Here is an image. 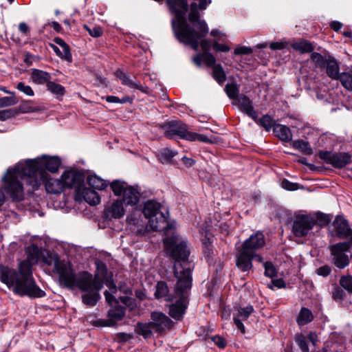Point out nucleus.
<instances>
[{
  "mask_svg": "<svg viewBox=\"0 0 352 352\" xmlns=\"http://www.w3.org/2000/svg\"><path fill=\"white\" fill-rule=\"evenodd\" d=\"M60 165L58 157L47 155L20 162L7 170L2 177V189L12 200L21 201L24 195L22 179H25L33 190H37L41 182L47 179V170L55 173Z\"/></svg>",
  "mask_w": 352,
  "mask_h": 352,
  "instance_id": "nucleus-1",
  "label": "nucleus"
},
{
  "mask_svg": "<svg viewBox=\"0 0 352 352\" xmlns=\"http://www.w3.org/2000/svg\"><path fill=\"white\" fill-rule=\"evenodd\" d=\"M166 252L175 260L174 275L177 279L175 286V295L179 299L170 307L169 314L175 319L180 320L187 307L188 292L191 287V271L193 265L188 261L190 254L185 241L177 235H173L164 239Z\"/></svg>",
  "mask_w": 352,
  "mask_h": 352,
  "instance_id": "nucleus-2",
  "label": "nucleus"
},
{
  "mask_svg": "<svg viewBox=\"0 0 352 352\" xmlns=\"http://www.w3.org/2000/svg\"><path fill=\"white\" fill-rule=\"evenodd\" d=\"M170 12L175 14L172 20V27L177 38L182 43L190 45L195 50H197L199 39L208 33V27L206 22L200 19L198 9L206 10L211 3V0H199V6L193 2L190 6L188 20L197 31L192 28L187 23L186 14L188 9L186 0H166Z\"/></svg>",
  "mask_w": 352,
  "mask_h": 352,
  "instance_id": "nucleus-3",
  "label": "nucleus"
},
{
  "mask_svg": "<svg viewBox=\"0 0 352 352\" xmlns=\"http://www.w3.org/2000/svg\"><path fill=\"white\" fill-rule=\"evenodd\" d=\"M0 280L20 296L41 298L45 295L36 284L26 263H20L19 273L8 266L0 265Z\"/></svg>",
  "mask_w": 352,
  "mask_h": 352,
  "instance_id": "nucleus-4",
  "label": "nucleus"
},
{
  "mask_svg": "<svg viewBox=\"0 0 352 352\" xmlns=\"http://www.w3.org/2000/svg\"><path fill=\"white\" fill-rule=\"evenodd\" d=\"M72 280L74 283L71 285L64 286L69 289L77 287L86 292L82 296V302L90 307L96 305L100 298L99 292L103 287L102 278L82 272L78 275L74 274Z\"/></svg>",
  "mask_w": 352,
  "mask_h": 352,
  "instance_id": "nucleus-5",
  "label": "nucleus"
},
{
  "mask_svg": "<svg viewBox=\"0 0 352 352\" xmlns=\"http://www.w3.org/2000/svg\"><path fill=\"white\" fill-rule=\"evenodd\" d=\"M265 244V237L262 232H257L246 239L239 250L236 256V265L243 272H248L252 267V261L255 258L263 262L261 256L256 251Z\"/></svg>",
  "mask_w": 352,
  "mask_h": 352,
  "instance_id": "nucleus-6",
  "label": "nucleus"
},
{
  "mask_svg": "<svg viewBox=\"0 0 352 352\" xmlns=\"http://www.w3.org/2000/svg\"><path fill=\"white\" fill-rule=\"evenodd\" d=\"M167 211L162 206L153 200H149L144 204L143 214L148 219V226L153 231H166L168 227Z\"/></svg>",
  "mask_w": 352,
  "mask_h": 352,
  "instance_id": "nucleus-7",
  "label": "nucleus"
},
{
  "mask_svg": "<svg viewBox=\"0 0 352 352\" xmlns=\"http://www.w3.org/2000/svg\"><path fill=\"white\" fill-rule=\"evenodd\" d=\"M151 322H138L135 331L144 338H151L153 333H162L166 329L171 327V320L162 312H153L151 315Z\"/></svg>",
  "mask_w": 352,
  "mask_h": 352,
  "instance_id": "nucleus-8",
  "label": "nucleus"
},
{
  "mask_svg": "<svg viewBox=\"0 0 352 352\" xmlns=\"http://www.w3.org/2000/svg\"><path fill=\"white\" fill-rule=\"evenodd\" d=\"M40 261L47 265H53L58 274L59 282L63 285H71L74 282L72 277L75 274L70 263L65 260H60L55 253L43 250Z\"/></svg>",
  "mask_w": 352,
  "mask_h": 352,
  "instance_id": "nucleus-9",
  "label": "nucleus"
},
{
  "mask_svg": "<svg viewBox=\"0 0 352 352\" xmlns=\"http://www.w3.org/2000/svg\"><path fill=\"white\" fill-rule=\"evenodd\" d=\"M162 129L164 135L169 139H172L175 136H179L188 141L210 142V140L206 135L189 131L187 125L181 121L168 122L162 126Z\"/></svg>",
  "mask_w": 352,
  "mask_h": 352,
  "instance_id": "nucleus-10",
  "label": "nucleus"
},
{
  "mask_svg": "<svg viewBox=\"0 0 352 352\" xmlns=\"http://www.w3.org/2000/svg\"><path fill=\"white\" fill-rule=\"evenodd\" d=\"M111 188L117 196H122L120 200L125 206H134L140 201V192L138 188L128 185L122 181H115L111 184Z\"/></svg>",
  "mask_w": 352,
  "mask_h": 352,
  "instance_id": "nucleus-11",
  "label": "nucleus"
},
{
  "mask_svg": "<svg viewBox=\"0 0 352 352\" xmlns=\"http://www.w3.org/2000/svg\"><path fill=\"white\" fill-rule=\"evenodd\" d=\"M106 285L111 292V293L105 291L104 296L107 302L111 306V309L108 311V317L111 324L113 325L124 318L125 308L122 306H117L118 301L113 295V294L117 292L116 285L112 281H107Z\"/></svg>",
  "mask_w": 352,
  "mask_h": 352,
  "instance_id": "nucleus-12",
  "label": "nucleus"
},
{
  "mask_svg": "<svg viewBox=\"0 0 352 352\" xmlns=\"http://www.w3.org/2000/svg\"><path fill=\"white\" fill-rule=\"evenodd\" d=\"M316 221L309 214H298L295 217L292 231L295 236L301 237L306 236L313 228Z\"/></svg>",
  "mask_w": 352,
  "mask_h": 352,
  "instance_id": "nucleus-13",
  "label": "nucleus"
},
{
  "mask_svg": "<svg viewBox=\"0 0 352 352\" xmlns=\"http://www.w3.org/2000/svg\"><path fill=\"white\" fill-rule=\"evenodd\" d=\"M319 157L335 168H342L351 162V155L346 153H334L329 151H320Z\"/></svg>",
  "mask_w": 352,
  "mask_h": 352,
  "instance_id": "nucleus-14",
  "label": "nucleus"
},
{
  "mask_svg": "<svg viewBox=\"0 0 352 352\" xmlns=\"http://www.w3.org/2000/svg\"><path fill=\"white\" fill-rule=\"evenodd\" d=\"M351 243L347 242L339 243L331 247V252L335 265L342 269L349 263L348 256L344 254L348 251Z\"/></svg>",
  "mask_w": 352,
  "mask_h": 352,
  "instance_id": "nucleus-15",
  "label": "nucleus"
},
{
  "mask_svg": "<svg viewBox=\"0 0 352 352\" xmlns=\"http://www.w3.org/2000/svg\"><path fill=\"white\" fill-rule=\"evenodd\" d=\"M65 188H75L76 190L80 188L83 181L82 175L75 170L65 171L60 177Z\"/></svg>",
  "mask_w": 352,
  "mask_h": 352,
  "instance_id": "nucleus-16",
  "label": "nucleus"
},
{
  "mask_svg": "<svg viewBox=\"0 0 352 352\" xmlns=\"http://www.w3.org/2000/svg\"><path fill=\"white\" fill-rule=\"evenodd\" d=\"M333 226L337 234L342 238H348L349 239L348 243L352 245V232L346 219L341 216H337Z\"/></svg>",
  "mask_w": 352,
  "mask_h": 352,
  "instance_id": "nucleus-17",
  "label": "nucleus"
},
{
  "mask_svg": "<svg viewBox=\"0 0 352 352\" xmlns=\"http://www.w3.org/2000/svg\"><path fill=\"white\" fill-rule=\"evenodd\" d=\"M77 199H83L90 205H97L100 203V199L98 193L90 188L80 186L76 190Z\"/></svg>",
  "mask_w": 352,
  "mask_h": 352,
  "instance_id": "nucleus-18",
  "label": "nucleus"
},
{
  "mask_svg": "<svg viewBox=\"0 0 352 352\" xmlns=\"http://www.w3.org/2000/svg\"><path fill=\"white\" fill-rule=\"evenodd\" d=\"M43 250L39 249L35 245L28 246L25 250L27 258L21 263H26L28 265L29 270L32 271V265L41 261Z\"/></svg>",
  "mask_w": 352,
  "mask_h": 352,
  "instance_id": "nucleus-19",
  "label": "nucleus"
},
{
  "mask_svg": "<svg viewBox=\"0 0 352 352\" xmlns=\"http://www.w3.org/2000/svg\"><path fill=\"white\" fill-rule=\"evenodd\" d=\"M123 203L120 200L113 202L105 210V215L107 218L119 219L124 216L125 211Z\"/></svg>",
  "mask_w": 352,
  "mask_h": 352,
  "instance_id": "nucleus-20",
  "label": "nucleus"
},
{
  "mask_svg": "<svg viewBox=\"0 0 352 352\" xmlns=\"http://www.w3.org/2000/svg\"><path fill=\"white\" fill-rule=\"evenodd\" d=\"M41 183H45V189L49 193L58 194L64 190L61 179L50 178L47 175V179Z\"/></svg>",
  "mask_w": 352,
  "mask_h": 352,
  "instance_id": "nucleus-21",
  "label": "nucleus"
},
{
  "mask_svg": "<svg viewBox=\"0 0 352 352\" xmlns=\"http://www.w3.org/2000/svg\"><path fill=\"white\" fill-rule=\"evenodd\" d=\"M238 105L241 111L247 113L250 117L256 120V112L254 111L251 100L245 96H240L237 100Z\"/></svg>",
  "mask_w": 352,
  "mask_h": 352,
  "instance_id": "nucleus-22",
  "label": "nucleus"
},
{
  "mask_svg": "<svg viewBox=\"0 0 352 352\" xmlns=\"http://www.w3.org/2000/svg\"><path fill=\"white\" fill-rule=\"evenodd\" d=\"M326 69L327 75L333 80H339L340 77V67L332 56L328 59L324 67Z\"/></svg>",
  "mask_w": 352,
  "mask_h": 352,
  "instance_id": "nucleus-23",
  "label": "nucleus"
},
{
  "mask_svg": "<svg viewBox=\"0 0 352 352\" xmlns=\"http://www.w3.org/2000/svg\"><path fill=\"white\" fill-rule=\"evenodd\" d=\"M30 78L35 84L43 85L46 83L47 85L51 80V75L48 72L43 70L32 69Z\"/></svg>",
  "mask_w": 352,
  "mask_h": 352,
  "instance_id": "nucleus-24",
  "label": "nucleus"
},
{
  "mask_svg": "<svg viewBox=\"0 0 352 352\" xmlns=\"http://www.w3.org/2000/svg\"><path fill=\"white\" fill-rule=\"evenodd\" d=\"M116 76L121 80L123 85L128 86L132 89H135L140 90L142 91H145L144 87L140 83L135 82L128 75L124 74L121 70L116 71Z\"/></svg>",
  "mask_w": 352,
  "mask_h": 352,
  "instance_id": "nucleus-25",
  "label": "nucleus"
},
{
  "mask_svg": "<svg viewBox=\"0 0 352 352\" xmlns=\"http://www.w3.org/2000/svg\"><path fill=\"white\" fill-rule=\"evenodd\" d=\"M274 132L281 141L288 142L292 139V134L289 128L285 125H275Z\"/></svg>",
  "mask_w": 352,
  "mask_h": 352,
  "instance_id": "nucleus-26",
  "label": "nucleus"
},
{
  "mask_svg": "<svg viewBox=\"0 0 352 352\" xmlns=\"http://www.w3.org/2000/svg\"><path fill=\"white\" fill-rule=\"evenodd\" d=\"M291 47L301 54L310 53L314 50L312 44L306 40L293 41L291 43Z\"/></svg>",
  "mask_w": 352,
  "mask_h": 352,
  "instance_id": "nucleus-27",
  "label": "nucleus"
},
{
  "mask_svg": "<svg viewBox=\"0 0 352 352\" xmlns=\"http://www.w3.org/2000/svg\"><path fill=\"white\" fill-rule=\"evenodd\" d=\"M314 319L312 312L307 308L302 307L297 318V323L300 326H303L311 322Z\"/></svg>",
  "mask_w": 352,
  "mask_h": 352,
  "instance_id": "nucleus-28",
  "label": "nucleus"
},
{
  "mask_svg": "<svg viewBox=\"0 0 352 352\" xmlns=\"http://www.w3.org/2000/svg\"><path fill=\"white\" fill-rule=\"evenodd\" d=\"M331 56V55L327 52H324L323 54L318 52H312L311 54V59L317 65V66L321 68L324 67L328 59H329Z\"/></svg>",
  "mask_w": 352,
  "mask_h": 352,
  "instance_id": "nucleus-29",
  "label": "nucleus"
},
{
  "mask_svg": "<svg viewBox=\"0 0 352 352\" xmlns=\"http://www.w3.org/2000/svg\"><path fill=\"white\" fill-rule=\"evenodd\" d=\"M89 185L97 190H103L107 186L106 181L96 175H90L87 178Z\"/></svg>",
  "mask_w": 352,
  "mask_h": 352,
  "instance_id": "nucleus-30",
  "label": "nucleus"
},
{
  "mask_svg": "<svg viewBox=\"0 0 352 352\" xmlns=\"http://www.w3.org/2000/svg\"><path fill=\"white\" fill-rule=\"evenodd\" d=\"M168 288L166 283L164 282H158L157 285L155 286V296L156 298H163L165 300H169L170 298L168 296Z\"/></svg>",
  "mask_w": 352,
  "mask_h": 352,
  "instance_id": "nucleus-31",
  "label": "nucleus"
},
{
  "mask_svg": "<svg viewBox=\"0 0 352 352\" xmlns=\"http://www.w3.org/2000/svg\"><path fill=\"white\" fill-rule=\"evenodd\" d=\"M339 80L346 90L352 91V69L341 73Z\"/></svg>",
  "mask_w": 352,
  "mask_h": 352,
  "instance_id": "nucleus-32",
  "label": "nucleus"
},
{
  "mask_svg": "<svg viewBox=\"0 0 352 352\" xmlns=\"http://www.w3.org/2000/svg\"><path fill=\"white\" fill-rule=\"evenodd\" d=\"M292 146L306 155L312 154V149L309 144L306 141L302 140H296L293 142Z\"/></svg>",
  "mask_w": 352,
  "mask_h": 352,
  "instance_id": "nucleus-33",
  "label": "nucleus"
},
{
  "mask_svg": "<svg viewBox=\"0 0 352 352\" xmlns=\"http://www.w3.org/2000/svg\"><path fill=\"white\" fill-rule=\"evenodd\" d=\"M176 151L168 148H164L160 151L159 158L162 163H168L176 155Z\"/></svg>",
  "mask_w": 352,
  "mask_h": 352,
  "instance_id": "nucleus-34",
  "label": "nucleus"
},
{
  "mask_svg": "<svg viewBox=\"0 0 352 352\" xmlns=\"http://www.w3.org/2000/svg\"><path fill=\"white\" fill-rule=\"evenodd\" d=\"M212 76L219 84H222L226 79V74L220 65H214L212 67Z\"/></svg>",
  "mask_w": 352,
  "mask_h": 352,
  "instance_id": "nucleus-35",
  "label": "nucleus"
},
{
  "mask_svg": "<svg viewBox=\"0 0 352 352\" xmlns=\"http://www.w3.org/2000/svg\"><path fill=\"white\" fill-rule=\"evenodd\" d=\"M46 86L47 90L52 94L57 96H63L65 94V88L60 84L50 80Z\"/></svg>",
  "mask_w": 352,
  "mask_h": 352,
  "instance_id": "nucleus-36",
  "label": "nucleus"
},
{
  "mask_svg": "<svg viewBox=\"0 0 352 352\" xmlns=\"http://www.w3.org/2000/svg\"><path fill=\"white\" fill-rule=\"evenodd\" d=\"M235 311L237 314L235 316L237 318H241L242 320H246L249 316L253 312L254 309L252 306L248 305L245 307H235Z\"/></svg>",
  "mask_w": 352,
  "mask_h": 352,
  "instance_id": "nucleus-37",
  "label": "nucleus"
},
{
  "mask_svg": "<svg viewBox=\"0 0 352 352\" xmlns=\"http://www.w3.org/2000/svg\"><path fill=\"white\" fill-rule=\"evenodd\" d=\"M12 96H6L0 98V105L2 107H8V106H12L18 103L19 100L15 96V94L14 92H8Z\"/></svg>",
  "mask_w": 352,
  "mask_h": 352,
  "instance_id": "nucleus-38",
  "label": "nucleus"
},
{
  "mask_svg": "<svg viewBox=\"0 0 352 352\" xmlns=\"http://www.w3.org/2000/svg\"><path fill=\"white\" fill-rule=\"evenodd\" d=\"M225 91L230 99H235L238 97L239 90L236 84H227L225 87Z\"/></svg>",
  "mask_w": 352,
  "mask_h": 352,
  "instance_id": "nucleus-39",
  "label": "nucleus"
},
{
  "mask_svg": "<svg viewBox=\"0 0 352 352\" xmlns=\"http://www.w3.org/2000/svg\"><path fill=\"white\" fill-rule=\"evenodd\" d=\"M19 114V111L16 108L0 110V120H6L12 118Z\"/></svg>",
  "mask_w": 352,
  "mask_h": 352,
  "instance_id": "nucleus-40",
  "label": "nucleus"
},
{
  "mask_svg": "<svg viewBox=\"0 0 352 352\" xmlns=\"http://www.w3.org/2000/svg\"><path fill=\"white\" fill-rule=\"evenodd\" d=\"M84 28L89 32L90 36L94 38H98L102 36V29L100 26L89 27L87 25H84Z\"/></svg>",
  "mask_w": 352,
  "mask_h": 352,
  "instance_id": "nucleus-41",
  "label": "nucleus"
},
{
  "mask_svg": "<svg viewBox=\"0 0 352 352\" xmlns=\"http://www.w3.org/2000/svg\"><path fill=\"white\" fill-rule=\"evenodd\" d=\"M16 88L28 96H33L34 95V92L32 87L29 85H25L23 82H19L16 85Z\"/></svg>",
  "mask_w": 352,
  "mask_h": 352,
  "instance_id": "nucleus-42",
  "label": "nucleus"
},
{
  "mask_svg": "<svg viewBox=\"0 0 352 352\" xmlns=\"http://www.w3.org/2000/svg\"><path fill=\"white\" fill-rule=\"evenodd\" d=\"M260 124L267 131L275 126L274 120L268 115H265L261 118Z\"/></svg>",
  "mask_w": 352,
  "mask_h": 352,
  "instance_id": "nucleus-43",
  "label": "nucleus"
},
{
  "mask_svg": "<svg viewBox=\"0 0 352 352\" xmlns=\"http://www.w3.org/2000/svg\"><path fill=\"white\" fill-rule=\"evenodd\" d=\"M265 275L270 278H274L276 276V270L274 265L270 262L264 263Z\"/></svg>",
  "mask_w": 352,
  "mask_h": 352,
  "instance_id": "nucleus-44",
  "label": "nucleus"
},
{
  "mask_svg": "<svg viewBox=\"0 0 352 352\" xmlns=\"http://www.w3.org/2000/svg\"><path fill=\"white\" fill-rule=\"evenodd\" d=\"M296 342L302 352H309V347L307 344L306 338L304 336H296Z\"/></svg>",
  "mask_w": 352,
  "mask_h": 352,
  "instance_id": "nucleus-45",
  "label": "nucleus"
},
{
  "mask_svg": "<svg viewBox=\"0 0 352 352\" xmlns=\"http://www.w3.org/2000/svg\"><path fill=\"white\" fill-rule=\"evenodd\" d=\"M340 285L349 292H352V276H342L340 280Z\"/></svg>",
  "mask_w": 352,
  "mask_h": 352,
  "instance_id": "nucleus-46",
  "label": "nucleus"
},
{
  "mask_svg": "<svg viewBox=\"0 0 352 352\" xmlns=\"http://www.w3.org/2000/svg\"><path fill=\"white\" fill-rule=\"evenodd\" d=\"M298 184L293 183L285 179L281 182V187L287 190H296L298 189Z\"/></svg>",
  "mask_w": 352,
  "mask_h": 352,
  "instance_id": "nucleus-47",
  "label": "nucleus"
},
{
  "mask_svg": "<svg viewBox=\"0 0 352 352\" xmlns=\"http://www.w3.org/2000/svg\"><path fill=\"white\" fill-rule=\"evenodd\" d=\"M203 61L207 65L208 67H214L215 65V58L214 56L208 52L203 53Z\"/></svg>",
  "mask_w": 352,
  "mask_h": 352,
  "instance_id": "nucleus-48",
  "label": "nucleus"
},
{
  "mask_svg": "<svg viewBox=\"0 0 352 352\" xmlns=\"http://www.w3.org/2000/svg\"><path fill=\"white\" fill-rule=\"evenodd\" d=\"M23 61L28 66L32 65L33 62L38 61L39 60L38 56H34L27 52L23 54Z\"/></svg>",
  "mask_w": 352,
  "mask_h": 352,
  "instance_id": "nucleus-49",
  "label": "nucleus"
},
{
  "mask_svg": "<svg viewBox=\"0 0 352 352\" xmlns=\"http://www.w3.org/2000/svg\"><path fill=\"white\" fill-rule=\"evenodd\" d=\"M252 53V48L246 46H238L234 49V54L236 55L250 54Z\"/></svg>",
  "mask_w": 352,
  "mask_h": 352,
  "instance_id": "nucleus-50",
  "label": "nucleus"
},
{
  "mask_svg": "<svg viewBox=\"0 0 352 352\" xmlns=\"http://www.w3.org/2000/svg\"><path fill=\"white\" fill-rule=\"evenodd\" d=\"M212 340L217 346L221 349L225 348L227 345L226 340L223 337L219 336L212 337Z\"/></svg>",
  "mask_w": 352,
  "mask_h": 352,
  "instance_id": "nucleus-51",
  "label": "nucleus"
},
{
  "mask_svg": "<svg viewBox=\"0 0 352 352\" xmlns=\"http://www.w3.org/2000/svg\"><path fill=\"white\" fill-rule=\"evenodd\" d=\"M212 47L213 49L217 52H228L230 50L228 45L225 44H220L217 42H214Z\"/></svg>",
  "mask_w": 352,
  "mask_h": 352,
  "instance_id": "nucleus-52",
  "label": "nucleus"
},
{
  "mask_svg": "<svg viewBox=\"0 0 352 352\" xmlns=\"http://www.w3.org/2000/svg\"><path fill=\"white\" fill-rule=\"evenodd\" d=\"M331 272V268L328 265H323L316 270V274L322 276H327Z\"/></svg>",
  "mask_w": 352,
  "mask_h": 352,
  "instance_id": "nucleus-53",
  "label": "nucleus"
},
{
  "mask_svg": "<svg viewBox=\"0 0 352 352\" xmlns=\"http://www.w3.org/2000/svg\"><path fill=\"white\" fill-rule=\"evenodd\" d=\"M62 50V53H63V59L68 61V62H72V54L70 53V50H69V47L68 46V45H67V52H66V50H65L64 48H61Z\"/></svg>",
  "mask_w": 352,
  "mask_h": 352,
  "instance_id": "nucleus-54",
  "label": "nucleus"
},
{
  "mask_svg": "<svg viewBox=\"0 0 352 352\" xmlns=\"http://www.w3.org/2000/svg\"><path fill=\"white\" fill-rule=\"evenodd\" d=\"M116 337L119 341L124 342L131 340L133 338L131 334L126 333H119L117 334Z\"/></svg>",
  "mask_w": 352,
  "mask_h": 352,
  "instance_id": "nucleus-55",
  "label": "nucleus"
},
{
  "mask_svg": "<svg viewBox=\"0 0 352 352\" xmlns=\"http://www.w3.org/2000/svg\"><path fill=\"white\" fill-rule=\"evenodd\" d=\"M318 219L320 222V224L322 226L328 224L331 221L329 217L324 214H320L318 215Z\"/></svg>",
  "mask_w": 352,
  "mask_h": 352,
  "instance_id": "nucleus-56",
  "label": "nucleus"
},
{
  "mask_svg": "<svg viewBox=\"0 0 352 352\" xmlns=\"http://www.w3.org/2000/svg\"><path fill=\"white\" fill-rule=\"evenodd\" d=\"M16 109L19 111V113H28V112H31V111H34L32 107H31L30 106H28L25 103L21 104L19 107V108H16Z\"/></svg>",
  "mask_w": 352,
  "mask_h": 352,
  "instance_id": "nucleus-57",
  "label": "nucleus"
},
{
  "mask_svg": "<svg viewBox=\"0 0 352 352\" xmlns=\"http://www.w3.org/2000/svg\"><path fill=\"white\" fill-rule=\"evenodd\" d=\"M200 45L204 51L205 52H207L210 49L211 47V43L208 39H203L200 42Z\"/></svg>",
  "mask_w": 352,
  "mask_h": 352,
  "instance_id": "nucleus-58",
  "label": "nucleus"
},
{
  "mask_svg": "<svg viewBox=\"0 0 352 352\" xmlns=\"http://www.w3.org/2000/svg\"><path fill=\"white\" fill-rule=\"evenodd\" d=\"M285 47V43L283 42H274L271 43L270 47L273 50H282Z\"/></svg>",
  "mask_w": 352,
  "mask_h": 352,
  "instance_id": "nucleus-59",
  "label": "nucleus"
},
{
  "mask_svg": "<svg viewBox=\"0 0 352 352\" xmlns=\"http://www.w3.org/2000/svg\"><path fill=\"white\" fill-rule=\"evenodd\" d=\"M119 290L126 295L131 294V288L127 286L125 283H122L119 285Z\"/></svg>",
  "mask_w": 352,
  "mask_h": 352,
  "instance_id": "nucleus-60",
  "label": "nucleus"
},
{
  "mask_svg": "<svg viewBox=\"0 0 352 352\" xmlns=\"http://www.w3.org/2000/svg\"><path fill=\"white\" fill-rule=\"evenodd\" d=\"M234 322L236 324V327L241 331V333H245V327L243 324L241 322V321L239 320V318L234 316Z\"/></svg>",
  "mask_w": 352,
  "mask_h": 352,
  "instance_id": "nucleus-61",
  "label": "nucleus"
},
{
  "mask_svg": "<svg viewBox=\"0 0 352 352\" xmlns=\"http://www.w3.org/2000/svg\"><path fill=\"white\" fill-rule=\"evenodd\" d=\"M182 162L183 164L186 166V167H191L192 166H193L195 163V160L191 159V158H188L187 157H183L182 159Z\"/></svg>",
  "mask_w": 352,
  "mask_h": 352,
  "instance_id": "nucleus-62",
  "label": "nucleus"
},
{
  "mask_svg": "<svg viewBox=\"0 0 352 352\" xmlns=\"http://www.w3.org/2000/svg\"><path fill=\"white\" fill-rule=\"evenodd\" d=\"M19 30L23 34H27L29 32L30 29L25 23L22 22L19 25Z\"/></svg>",
  "mask_w": 352,
  "mask_h": 352,
  "instance_id": "nucleus-63",
  "label": "nucleus"
},
{
  "mask_svg": "<svg viewBox=\"0 0 352 352\" xmlns=\"http://www.w3.org/2000/svg\"><path fill=\"white\" fill-rule=\"evenodd\" d=\"M54 41L61 48H64L65 50H67V43L60 38L59 37H56L54 39Z\"/></svg>",
  "mask_w": 352,
  "mask_h": 352,
  "instance_id": "nucleus-64",
  "label": "nucleus"
}]
</instances>
